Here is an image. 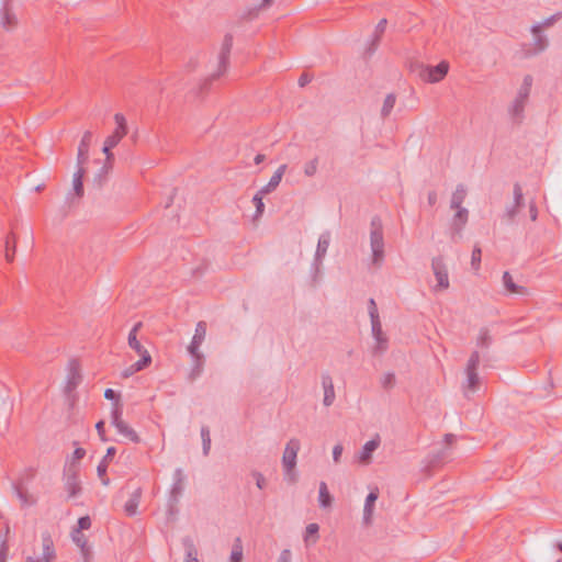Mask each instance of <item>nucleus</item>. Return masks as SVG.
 <instances>
[{"label":"nucleus","instance_id":"obj_1","mask_svg":"<svg viewBox=\"0 0 562 562\" xmlns=\"http://www.w3.org/2000/svg\"><path fill=\"white\" fill-rule=\"evenodd\" d=\"M370 246L372 250V263L379 267L384 259V239L382 224L378 217L371 221Z\"/></svg>","mask_w":562,"mask_h":562},{"label":"nucleus","instance_id":"obj_2","mask_svg":"<svg viewBox=\"0 0 562 562\" xmlns=\"http://www.w3.org/2000/svg\"><path fill=\"white\" fill-rule=\"evenodd\" d=\"M232 47H233V36L231 34H226L224 36V40H223V43L221 46V52L218 54L217 70H216V72L212 74L205 80V82L201 86V90H204L211 81L220 78L222 75H224L226 72L228 63H229V55H231Z\"/></svg>","mask_w":562,"mask_h":562},{"label":"nucleus","instance_id":"obj_3","mask_svg":"<svg viewBox=\"0 0 562 562\" xmlns=\"http://www.w3.org/2000/svg\"><path fill=\"white\" fill-rule=\"evenodd\" d=\"M480 353L479 351H473L468 360L467 367H465V374H467V382L463 385L465 393L468 391L475 392L477 390L480 379L477 375V368L480 364Z\"/></svg>","mask_w":562,"mask_h":562},{"label":"nucleus","instance_id":"obj_4","mask_svg":"<svg viewBox=\"0 0 562 562\" xmlns=\"http://www.w3.org/2000/svg\"><path fill=\"white\" fill-rule=\"evenodd\" d=\"M64 485L68 497H76L81 493V483L79 480V467L70 463L64 473Z\"/></svg>","mask_w":562,"mask_h":562},{"label":"nucleus","instance_id":"obj_5","mask_svg":"<svg viewBox=\"0 0 562 562\" xmlns=\"http://www.w3.org/2000/svg\"><path fill=\"white\" fill-rule=\"evenodd\" d=\"M449 64L446 60L440 61L437 66H423L419 71V77L425 82H439L448 74Z\"/></svg>","mask_w":562,"mask_h":562},{"label":"nucleus","instance_id":"obj_6","mask_svg":"<svg viewBox=\"0 0 562 562\" xmlns=\"http://www.w3.org/2000/svg\"><path fill=\"white\" fill-rule=\"evenodd\" d=\"M301 442L297 438H291L284 448L282 456V465L286 474H290L296 465V457L300 451Z\"/></svg>","mask_w":562,"mask_h":562},{"label":"nucleus","instance_id":"obj_7","mask_svg":"<svg viewBox=\"0 0 562 562\" xmlns=\"http://www.w3.org/2000/svg\"><path fill=\"white\" fill-rule=\"evenodd\" d=\"M82 375L80 363L77 359H71L67 366V379L65 385V393L70 395L81 383Z\"/></svg>","mask_w":562,"mask_h":562},{"label":"nucleus","instance_id":"obj_8","mask_svg":"<svg viewBox=\"0 0 562 562\" xmlns=\"http://www.w3.org/2000/svg\"><path fill=\"white\" fill-rule=\"evenodd\" d=\"M514 202L505 209L503 217L507 223L512 224L515 222L517 214L520 209L525 205L522 188L519 183H515L513 188Z\"/></svg>","mask_w":562,"mask_h":562},{"label":"nucleus","instance_id":"obj_9","mask_svg":"<svg viewBox=\"0 0 562 562\" xmlns=\"http://www.w3.org/2000/svg\"><path fill=\"white\" fill-rule=\"evenodd\" d=\"M431 269L437 280L435 290H447L449 288V274L442 257H435L431 261Z\"/></svg>","mask_w":562,"mask_h":562},{"label":"nucleus","instance_id":"obj_10","mask_svg":"<svg viewBox=\"0 0 562 562\" xmlns=\"http://www.w3.org/2000/svg\"><path fill=\"white\" fill-rule=\"evenodd\" d=\"M114 121L116 128L105 139L109 146H116L128 132L126 119L123 114L116 113L114 115Z\"/></svg>","mask_w":562,"mask_h":562},{"label":"nucleus","instance_id":"obj_11","mask_svg":"<svg viewBox=\"0 0 562 562\" xmlns=\"http://www.w3.org/2000/svg\"><path fill=\"white\" fill-rule=\"evenodd\" d=\"M457 210L452 222H451V238L456 241V238L461 235V232L469 218V211L465 207H454Z\"/></svg>","mask_w":562,"mask_h":562},{"label":"nucleus","instance_id":"obj_12","mask_svg":"<svg viewBox=\"0 0 562 562\" xmlns=\"http://www.w3.org/2000/svg\"><path fill=\"white\" fill-rule=\"evenodd\" d=\"M205 336H206V323L203 321H200L195 326V331H194L193 338H192L190 345L188 346V352L190 355L202 353L200 351V346L204 341Z\"/></svg>","mask_w":562,"mask_h":562},{"label":"nucleus","instance_id":"obj_13","mask_svg":"<svg viewBox=\"0 0 562 562\" xmlns=\"http://www.w3.org/2000/svg\"><path fill=\"white\" fill-rule=\"evenodd\" d=\"M42 544H43V554L41 558L35 559V561L54 562L56 559V552H55L53 539L48 532H44L42 535Z\"/></svg>","mask_w":562,"mask_h":562},{"label":"nucleus","instance_id":"obj_14","mask_svg":"<svg viewBox=\"0 0 562 562\" xmlns=\"http://www.w3.org/2000/svg\"><path fill=\"white\" fill-rule=\"evenodd\" d=\"M86 173V169L83 167H78V170L74 173L72 178V189L74 194L69 193L67 196V201L72 203L74 198L80 199L83 196V183L82 179Z\"/></svg>","mask_w":562,"mask_h":562},{"label":"nucleus","instance_id":"obj_15","mask_svg":"<svg viewBox=\"0 0 562 562\" xmlns=\"http://www.w3.org/2000/svg\"><path fill=\"white\" fill-rule=\"evenodd\" d=\"M381 438L379 435H375L374 438L366 442L359 453V462L369 464L372 459V453L379 448Z\"/></svg>","mask_w":562,"mask_h":562},{"label":"nucleus","instance_id":"obj_16","mask_svg":"<svg viewBox=\"0 0 562 562\" xmlns=\"http://www.w3.org/2000/svg\"><path fill=\"white\" fill-rule=\"evenodd\" d=\"M371 330L375 339L374 353L384 352L387 349L389 340L382 330L381 321L378 322V328L375 327V322L371 323Z\"/></svg>","mask_w":562,"mask_h":562},{"label":"nucleus","instance_id":"obj_17","mask_svg":"<svg viewBox=\"0 0 562 562\" xmlns=\"http://www.w3.org/2000/svg\"><path fill=\"white\" fill-rule=\"evenodd\" d=\"M92 139V133L87 131L85 132L80 144L78 146V155H77V165L78 167H83L89 157V148Z\"/></svg>","mask_w":562,"mask_h":562},{"label":"nucleus","instance_id":"obj_18","mask_svg":"<svg viewBox=\"0 0 562 562\" xmlns=\"http://www.w3.org/2000/svg\"><path fill=\"white\" fill-rule=\"evenodd\" d=\"M322 385H323V389H324L323 404L326 407H329L335 402L336 394H335L333 379H331V376L328 373H323L322 374Z\"/></svg>","mask_w":562,"mask_h":562},{"label":"nucleus","instance_id":"obj_19","mask_svg":"<svg viewBox=\"0 0 562 562\" xmlns=\"http://www.w3.org/2000/svg\"><path fill=\"white\" fill-rule=\"evenodd\" d=\"M456 440H457L456 435L446 434L443 437V442L446 445V448L442 449L441 451H439L438 453L434 454L429 463L432 467H436V465L442 463L446 459H448L450 457L448 448L451 447L456 442Z\"/></svg>","mask_w":562,"mask_h":562},{"label":"nucleus","instance_id":"obj_20","mask_svg":"<svg viewBox=\"0 0 562 562\" xmlns=\"http://www.w3.org/2000/svg\"><path fill=\"white\" fill-rule=\"evenodd\" d=\"M286 165H281L270 178L269 182L260 189V194H269L280 184L282 177L286 170Z\"/></svg>","mask_w":562,"mask_h":562},{"label":"nucleus","instance_id":"obj_21","mask_svg":"<svg viewBox=\"0 0 562 562\" xmlns=\"http://www.w3.org/2000/svg\"><path fill=\"white\" fill-rule=\"evenodd\" d=\"M526 104H527V100L520 99L519 97L516 95L512 105L509 106L508 112H509L512 119L516 123L522 122Z\"/></svg>","mask_w":562,"mask_h":562},{"label":"nucleus","instance_id":"obj_22","mask_svg":"<svg viewBox=\"0 0 562 562\" xmlns=\"http://www.w3.org/2000/svg\"><path fill=\"white\" fill-rule=\"evenodd\" d=\"M386 25H387L386 19L380 20L379 23L376 24L373 37H372L371 43L368 48L369 54H373L376 50V48L380 44V41L382 38V35L385 32Z\"/></svg>","mask_w":562,"mask_h":562},{"label":"nucleus","instance_id":"obj_23","mask_svg":"<svg viewBox=\"0 0 562 562\" xmlns=\"http://www.w3.org/2000/svg\"><path fill=\"white\" fill-rule=\"evenodd\" d=\"M140 497H142V488L138 487L132 493L131 497L124 505V510L127 516L132 517L137 514V508H138V505L140 502Z\"/></svg>","mask_w":562,"mask_h":562},{"label":"nucleus","instance_id":"obj_24","mask_svg":"<svg viewBox=\"0 0 562 562\" xmlns=\"http://www.w3.org/2000/svg\"><path fill=\"white\" fill-rule=\"evenodd\" d=\"M330 243V233L325 232L323 233L317 243V248L315 252V262H321L322 259L326 256L327 249L329 247Z\"/></svg>","mask_w":562,"mask_h":562},{"label":"nucleus","instance_id":"obj_25","mask_svg":"<svg viewBox=\"0 0 562 562\" xmlns=\"http://www.w3.org/2000/svg\"><path fill=\"white\" fill-rule=\"evenodd\" d=\"M182 546L186 551L184 562H199L198 549L194 544L193 539L191 537H184L182 539Z\"/></svg>","mask_w":562,"mask_h":562},{"label":"nucleus","instance_id":"obj_26","mask_svg":"<svg viewBox=\"0 0 562 562\" xmlns=\"http://www.w3.org/2000/svg\"><path fill=\"white\" fill-rule=\"evenodd\" d=\"M531 32L535 36V42H533L535 52L536 53L543 52L548 47V40L544 35L541 34V25L535 24L531 27Z\"/></svg>","mask_w":562,"mask_h":562},{"label":"nucleus","instance_id":"obj_27","mask_svg":"<svg viewBox=\"0 0 562 562\" xmlns=\"http://www.w3.org/2000/svg\"><path fill=\"white\" fill-rule=\"evenodd\" d=\"M378 499L376 492H370L366 498L364 507H363V522L369 525L373 515L374 503Z\"/></svg>","mask_w":562,"mask_h":562},{"label":"nucleus","instance_id":"obj_28","mask_svg":"<svg viewBox=\"0 0 562 562\" xmlns=\"http://www.w3.org/2000/svg\"><path fill=\"white\" fill-rule=\"evenodd\" d=\"M191 356L193 358V363H192V368H191L190 373H189V379L191 381H194L203 372L204 356H203V353H196V355H191Z\"/></svg>","mask_w":562,"mask_h":562},{"label":"nucleus","instance_id":"obj_29","mask_svg":"<svg viewBox=\"0 0 562 562\" xmlns=\"http://www.w3.org/2000/svg\"><path fill=\"white\" fill-rule=\"evenodd\" d=\"M503 284L509 293H513V294H526L527 293L526 288L517 285L514 282L513 277L508 271H505L503 274Z\"/></svg>","mask_w":562,"mask_h":562},{"label":"nucleus","instance_id":"obj_30","mask_svg":"<svg viewBox=\"0 0 562 562\" xmlns=\"http://www.w3.org/2000/svg\"><path fill=\"white\" fill-rule=\"evenodd\" d=\"M318 502L319 506L323 508H328L331 506L333 497L328 491L327 484L325 482L319 483V492H318Z\"/></svg>","mask_w":562,"mask_h":562},{"label":"nucleus","instance_id":"obj_31","mask_svg":"<svg viewBox=\"0 0 562 562\" xmlns=\"http://www.w3.org/2000/svg\"><path fill=\"white\" fill-rule=\"evenodd\" d=\"M467 196V191L463 184H459L456 189V191L452 193L450 207H462V203L464 202V199Z\"/></svg>","mask_w":562,"mask_h":562},{"label":"nucleus","instance_id":"obj_32","mask_svg":"<svg viewBox=\"0 0 562 562\" xmlns=\"http://www.w3.org/2000/svg\"><path fill=\"white\" fill-rule=\"evenodd\" d=\"M16 16L14 13L8 8L4 7L2 9L1 24L5 30H11L16 25Z\"/></svg>","mask_w":562,"mask_h":562},{"label":"nucleus","instance_id":"obj_33","mask_svg":"<svg viewBox=\"0 0 562 562\" xmlns=\"http://www.w3.org/2000/svg\"><path fill=\"white\" fill-rule=\"evenodd\" d=\"M115 428L121 435H123L131 441L135 443L139 442V437L137 432L132 427H130L125 422L119 423V425Z\"/></svg>","mask_w":562,"mask_h":562},{"label":"nucleus","instance_id":"obj_34","mask_svg":"<svg viewBox=\"0 0 562 562\" xmlns=\"http://www.w3.org/2000/svg\"><path fill=\"white\" fill-rule=\"evenodd\" d=\"M319 526L315 522L307 525L305 529L304 541L306 546L310 543L314 544L318 540Z\"/></svg>","mask_w":562,"mask_h":562},{"label":"nucleus","instance_id":"obj_35","mask_svg":"<svg viewBox=\"0 0 562 562\" xmlns=\"http://www.w3.org/2000/svg\"><path fill=\"white\" fill-rule=\"evenodd\" d=\"M16 248V239L14 234H9L5 239V259L8 262H12L14 259Z\"/></svg>","mask_w":562,"mask_h":562},{"label":"nucleus","instance_id":"obj_36","mask_svg":"<svg viewBox=\"0 0 562 562\" xmlns=\"http://www.w3.org/2000/svg\"><path fill=\"white\" fill-rule=\"evenodd\" d=\"M229 560L231 562H241L243 560V542L239 537H237L233 543Z\"/></svg>","mask_w":562,"mask_h":562},{"label":"nucleus","instance_id":"obj_37","mask_svg":"<svg viewBox=\"0 0 562 562\" xmlns=\"http://www.w3.org/2000/svg\"><path fill=\"white\" fill-rule=\"evenodd\" d=\"M71 539L80 548L81 552L91 550L88 546V540L86 536L81 531L74 530L71 533Z\"/></svg>","mask_w":562,"mask_h":562},{"label":"nucleus","instance_id":"obj_38","mask_svg":"<svg viewBox=\"0 0 562 562\" xmlns=\"http://www.w3.org/2000/svg\"><path fill=\"white\" fill-rule=\"evenodd\" d=\"M395 102H396V95L394 93H389L385 99H384V102H383V106L381 109V115L382 117H387L394 105H395Z\"/></svg>","mask_w":562,"mask_h":562},{"label":"nucleus","instance_id":"obj_39","mask_svg":"<svg viewBox=\"0 0 562 562\" xmlns=\"http://www.w3.org/2000/svg\"><path fill=\"white\" fill-rule=\"evenodd\" d=\"M531 86H532V77L530 75L525 76L522 85L520 86V88L517 92V97L528 101Z\"/></svg>","mask_w":562,"mask_h":562},{"label":"nucleus","instance_id":"obj_40","mask_svg":"<svg viewBox=\"0 0 562 562\" xmlns=\"http://www.w3.org/2000/svg\"><path fill=\"white\" fill-rule=\"evenodd\" d=\"M492 344V336L490 335V330L487 328H481L480 334L476 340V345L480 348H488Z\"/></svg>","mask_w":562,"mask_h":562},{"label":"nucleus","instance_id":"obj_41","mask_svg":"<svg viewBox=\"0 0 562 562\" xmlns=\"http://www.w3.org/2000/svg\"><path fill=\"white\" fill-rule=\"evenodd\" d=\"M201 438H202L203 454L206 457V456H209L210 449H211V435H210V429L207 426H202Z\"/></svg>","mask_w":562,"mask_h":562},{"label":"nucleus","instance_id":"obj_42","mask_svg":"<svg viewBox=\"0 0 562 562\" xmlns=\"http://www.w3.org/2000/svg\"><path fill=\"white\" fill-rule=\"evenodd\" d=\"M108 467H109V463L106 462V460H101V462L99 463V465L97 468L98 476L102 481V484L105 486L109 485V483H110V480L106 476Z\"/></svg>","mask_w":562,"mask_h":562},{"label":"nucleus","instance_id":"obj_43","mask_svg":"<svg viewBox=\"0 0 562 562\" xmlns=\"http://www.w3.org/2000/svg\"><path fill=\"white\" fill-rule=\"evenodd\" d=\"M16 496L21 501L22 505H33L35 504V499H33L26 491H23L19 485H15Z\"/></svg>","mask_w":562,"mask_h":562},{"label":"nucleus","instance_id":"obj_44","mask_svg":"<svg viewBox=\"0 0 562 562\" xmlns=\"http://www.w3.org/2000/svg\"><path fill=\"white\" fill-rule=\"evenodd\" d=\"M140 359L135 362V369L142 371L151 363V356L148 351L139 353Z\"/></svg>","mask_w":562,"mask_h":562},{"label":"nucleus","instance_id":"obj_45","mask_svg":"<svg viewBox=\"0 0 562 562\" xmlns=\"http://www.w3.org/2000/svg\"><path fill=\"white\" fill-rule=\"evenodd\" d=\"M127 341H128V346H130V348H132L133 350H135L138 355H139V353H144V352H146V351H147V350L142 346V344L139 342V340L137 339V336H135V335H128Z\"/></svg>","mask_w":562,"mask_h":562},{"label":"nucleus","instance_id":"obj_46","mask_svg":"<svg viewBox=\"0 0 562 562\" xmlns=\"http://www.w3.org/2000/svg\"><path fill=\"white\" fill-rule=\"evenodd\" d=\"M369 315L371 323L375 322V327L378 328V322L380 321L376 303L373 299L369 300Z\"/></svg>","mask_w":562,"mask_h":562},{"label":"nucleus","instance_id":"obj_47","mask_svg":"<svg viewBox=\"0 0 562 562\" xmlns=\"http://www.w3.org/2000/svg\"><path fill=\"white\" fill-rule=\"evenodd\" d=\"M381 384L384 390H391L395 385V375L392 372H387L381 379Z\"/></svg>","mask_w":562,"mask_h":562},{"label":"nucleus","instance_id":"obj_48","mask_svg":"<svg viewBox=\"0 0 562 562\" xmlns=\"http://www.w3.org/2000/svg\"><path fill=\"white\" fill-rule=\"evenodd\" d=\"M317 167H318V159L317 158H314L311 161L306 162L305 167H304L305 176H307V177L314 176L316 173V171H317Z\"/></svg>","mask_w":562,"mask_h":562},{"label":"nucleus","instance_id":"obj_49","mask_svg":"<svg viewBox=\"0 0 562 562\" xmlns=\"http://www.w3.org/2000/svg\"><path fill=\"white\" fill-rule=\"evenodd\" d=\"M481 257H482V250L480 247L475 246L472 251V256H471V265H472L473 269L477 270L480 268Z\"/></svg>","mask_w":562,"mask_h":562},{"label":"nucleus","instance_id":"obj_50","mask_svg":"<svg viewBox=\"0 0 562 562\" xmlns=\"http://www.w3.org/2000/svg\"><path fill=\"white\" fill-rule=\"evenodd\" d=\"M265 194H260V190L255 194V196L252 198V202L256 206V214L257 215H261L262 212H263V209H265V204L262 202V196Z\"/></svg>","mask_w":562,"mask_h":562},{"label":"nucleus","instance_id":"obj_51","mask_svg":"<svg viewBox=\"0 0 562 562\" xmlns=\"http://www.w3.org/2000/svg\"><path fill=\"white\" fill-rule=\"evenodd\" d=\"M184 488V482H173L171 488V497L175 502L178 501Z\"/></svg>","mask_w":562,"mask_h":562},{"label":"nucleus","instance_id":"obj_52","mask_svg":"<svg viewBox=\"0 0 562 562\" xmlns=\"http://www.w3.org/2000/svg\"><path fill=\"white\" fill-rule=\"evenodd\" d=\"M122 422H124L122 419V409L119 405H116L111 413V424L116 427L119 425V423H122Z\"/></svg>","mask_w":562,"mask_h":562},{"label":"nucleus","instance_id":"obj_53","mask_svg":"<svg viewBox=\"0 0 562 562\" xmlns=\"http://www.w3.org/2000/svg\"><path fill=\"white\" fill-rule=\"evenodd\" d=\"M562 18V12H557L553 15L546 19L540 25L542 27H550Z\"/></svg>","mask_w":562,"mask_h":562},{"label":"nucleus","instance_id":"obj_54","mask_svg":"<svg viewBox=\"0 0 562 562\" xmlns=\"http://www.w3.org/2000/svg\"><path fill=\"white\" fill-rule=\"evenodd\" d=\"M91 527V519L89 516H83L78 519V528L76 530H86Z\"/></svg>","mask_w":562,"mask_h":562},{"label":"nucleus","instance_id":"obj_55","mask_svg":"<svg viewBox=\"0 0 562 562\" xmlns=\"http://www.w3.org/2000/svg\"><path fill=\"white\" fill-rule=\"evenodd\" d=\"M252 476L256 479V485L258 488L263 490L267 485L265 476L257 471L252 472Z\"/></svg>","mask_w":562,"mask_h":562},{"label":"nucleus","instance_id":"obj_56","mask_svg":"<svg viewBox=\"0 0 562 562\" xmlns=\"http://www.w3.org/2000/svg\"><path fill=\"white\" fill-rule=\"evenodd\" d=\"M104 397H105L106 400H110V401H115V402H116L115 406H116V405H119L120 396H119V394H117L114 390H112V389H106V390L104 391Z\"/></svg>","mask_w":562,"mask_h":562},{"label":"nucleus","instance_id":"obj_57","mask_svg":"<svg viewBox=\"0 0 562 562\" xmlns=\"http://www.w3.org/2000/svg\"><path fill=\"white\" fill-rule=\"evenodd\" d=\"M95 429L98 431V435L100 437V439L102 441H108V438L105 437V431H104V422L103 420H99L97 424H95Z\"/></svg>","mask_w":562,"mask_h":562},{"label":"nucleus","instance_id":"obj_58","mask_svg":"<svg viewBox=\"0 0 562 562\" xmlns=\"http://www.w3.org/2000/svg\"><path fill=\"white\" fill-rule=\"evenodd\" d=\"M529 216L533 222L538 218V209L535 201L529 202Z\"/></svg>","mask_w":562,"mask_h":562},{"label":"nucleus","instance_id":"obj_59","mask_svg":"<svg viewBox=\"0 0 562 562\" xmlns=\"http://www.w3.org/2000/svg\"><path fill=\"white\" fill-rule=\"evenodd\" d=\"M291 551L289 549H284L281 551L277 562H291Z\"/></svg>","mask_w":562,"mask_h":562},{"label":"nucleus","instance_id":"obj_60","mask_svg":"<svg viewBox=\"0 0 562 562\" xmlns=\"http://www.w3.org/2000/svg\"><path fill=\"white\" fill-rule=\"evenodd\" d=\"M342 446L341 445H336L334 448H333V459L336 463L339 462L340 460V457L342 454Z\"/></svg>","mask_w":562,"mask_h":562},{"label":"nucleus","instance_id":"obj_61","mask_svg":"<svg viewBox=\"0 0 562 562\" xmlns=\"http://www.w3.org/2000/svg\"><path fill=\"white\" fill-rule=\"evenodd\" d=\"M85 454H86L85 449H82V448L75 449V451L72 453V462L71 463L76 464L75 462L81 460L85 457Z\"/></svg>","mask_w":562,"mask_h":562},{"label":"nucleus","instance_id":"obj_62","mask_svg":"<svg viewBox=\"0 0 562 562\" xmlns=\"http://www.w3.org/2000/svg\"><path fill=\"white\" fill-rule=\"evenodd\" d=\"M115 146H109L106 144V140H104V146H103V149L102 151L104 153V155L106 156V161L110 162L112 159H113V154L111 153V149L114 148Z\"/></svg>","mask_w":562,"mask_h":562},{"label":"nucleus","instance_id":"obj_63","mask_svg":"<svg viewBox=\"0 0 562 562\" xmlns=\"http://www.w3.org/2000/svg\"><path fill=\"white\" fill-rule=\"evenodd\" d=\"M8 557V546L5 540H3L0 549V562H7Z\"/></svg>","mask_w":562,"mask_h":562},{"label":"nucleus","instance_id":"obj_64","mask_svg":"<svg viewBox=\"0 0 562 562\" xmlns=\"http://www.w3.org/2000/svg\"><path fill=\"white\" fill-rule=\"evenodd\" d=\"M115 453H116V449L114 447H109L106 450V453L102 460H106V462L109 463L112 460V458L115 456Z\"/></svg>","mask_w":562,"mask_h":562}]
</instances>
